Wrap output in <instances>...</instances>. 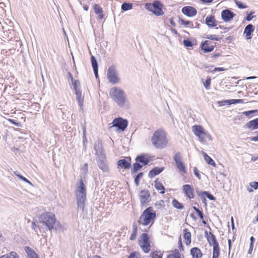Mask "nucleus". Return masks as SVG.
<instances>
[{"label":"nucleus","mask_w":258,"mask_h":258,"mask_svg":"<svg viewBox=\"0 0 258 258\" xmlns=\"http://www.w3.org/2000/svg\"><path fill=\"white\" fill-rule=\"evenodd\" d=\"M192 130L195 136L198 137L201 142H205L206 139L210 141L212 140V136L200 125H194L192 126Z\"/></svg>","instance_id":"obj_6"},{"label":"nucleus","mask_w":258,"mask_h":258,"mask_svg":"<svg viewBox=\"0 0 258 258\" xmlns=\"http://www.w3.org/2000/svg\"><path fill=\"white\" fill-rule=\"evenodd\" d=\"M93 8L95 14L97 15V19L102 20L104 16L102 8L98 4H95Z\"/></svg>","instance_id":"obj_23"},{"label":"nucleus","mask_w":258,"mask_h":258,"mask_svg":"<svg viewBox=\"0 0 258 258\" xmlns=\"http://www.w3.org/2000/svg\"><path fill=\"white\" fill-rule=\"evenodd\" d=\"M117 168L119 169L129 168V162L125 159H120L118 160L117 163Z\"/></svg>","instance_id":"obj_27"},{"label":"nucleus","mask_w":258,"mask_h":258,"mask_svg":"<svg viewBox=\"0 0 258 258\" xmlns=\"http://www.w3.org/2000/svg\"><path fill=\"white\" fill-rule=\"evenodd\" d=\"M163 254L160 251L155 250L152 253V258H162Z\"/></svg>","instance_id":"obj_45"},{"label":"nucleus","mask_w":258,"mask_h":258,"mask_svg":"<svg viewBox=\"0 0 258 258\" xmlns=\"http://www.w3.org/2000/svg\"><path fill=\"white\" fill-rule=\"evenodd\" d=\"M14 173L16 176L23 180L24 181L29 183L30 185L32 184V183L29 180H28L26 178L23 176L22 175H20L17 171H15Z\"/></svg>","instance_id":"obj_43"},{"label":"nucleus","mask_w":258,"mask_h":258,"mask_svg":"<svg viewBox=\"0 0 258 258\" xmlns=\"http://www.w3.org/2000/svg\"><path fill=\"white\" fill-rule=\"evenodd\" d=\"M213 44V43L210 40L203 41L200 44V48L203 52L205 53L212 52L215 47V45Z\"/></svg>","instance_id":"obj_12"},{"label":"nucleus","mask_w":258,"mask_h":258,"mask_svg":"<svg viewBox=\"0 0 258 258\" xmlns=\"http://www.w3.org/2000/svg\"><path fill=\"white\" fill-rule=\"evenodd\" d=\"M255 241V238L253 236H251L250 238V245H254V242Z\"/></svg>","instance_id":"obj_63"},{"label":"nucleus","mask_w":258,"mask_h":258,"mask_svg":"<svg viewBox=\"0 0 258 258\" xmlns=\"http://www.w3.org/2000/svg\"><path fill=\"white\" fill-rule=\"evenodd\" d=\"M202 193V194L205 195V196H206L207 198L208 199H209L210 200H211V201H215L216 200L215 197L213 195H212L210 192L207 191H204V192H203Z\"/></svg>","instance_id":"obj_44"},{"label":"nucleus","mask_w":258,"mask_h":258,"mask_svg":"<svg viewBox=\"0 0 258 258\" xmlns=\"http://www.w3.org/2000/svg\"><path fill=\"white\" fill-rule=\"evenodd\" d=\"M147 154H142L137 156L136 161L142 164L143 166L147 165L150 161Z\"/></svg>","instance_id":"obj_18"},{"label":"nucleus","mask_w":258,"mask_h":258,"mask_svg":"<svg viewBox=\"0 0 258 258\" xmlns=\"http://www.w3.org/2000/svg\"><path fill=\"white\" fill-rule=\"evenodd\" d=\"M164 170V167H154L148 173V177L152 178L159 175Z\"/></svg>","instance_id":"obj_22"},{"label":"nucleus","mask_w":258,"mask_h":258,"mask_svg":"<svg viewBox=\"0 0 258 258\" xmlns=\"http://www.w3.org/2000/svg\"><path fill=\"white\" fill-rule=\"evenodd\" d=\"M140 198L141 205H144L149 202V199L150 198V194L148 190H142L140 194Z\"/></svg>","instance_id":"obj_20"},{"label":"nucleus","mask_w":258,"mask_h":258,"mask_svg":"<svg viewBox=\"0 0 258 258\" xmlns=\"http://www.w3.org/2000/svg\"><path fill=\"white\" fill-rule=\"evenodd\" d=\"M143 176V172H139L135 176L134 182L137 186H138L140 183V179Z\"/></svg>","instance_id":"obj_40"},{"label":"nucleus","mask_w":258,"mask_h":258,"mask_svg":"<svg viewBox=\"0 0 258 258\" xmlns=\"http://www.w3.org/2000/svg\"><path fill=\"white\" fill-rule=\"evenodd\" d=\"M211 83V77L208 76L206 80L203 82V85L205 88L207 90L209 89Z\"/></svg>","instance_id":"obj_39"},{"label":"nucleus","mask_w":258,"mask_h":258,"mask_svg":"<svg viewBox=\"0 0 258 258\" xmlns=\"http://www.w3.org/2000/svg\"><path fill=\"white\" fill-rule=\"evenodd\" d=\"M86 187L82 179H80L79 185H77L76 190V196L77 201L78 207L83 211L84 209L85 203L86 201Z\"/></svg>","instance_id":"obj_3"},{"label":"nucleus","mask_w":258,"mask_h":258,"mask_svg":"<svg viewBox=\"0 0 258 258\" xmlns=\"http://www.w3.org/2000/svg\"><path fill=\"white\" fill-rule=\"evenodd\" d=\"M145 7L148 11L151 12L157 16L164 14L162 10L163 5L160 1L155 0L153 3H146Z\"/></svg>","instance_id":"obj_8"},{"label":"nucleus","mask_w":258,"mask_h":258,"mask_svg":"<svg viewBox=\"0 0 258 258\" xmlns=\"http://www.w3.org/2000/svg\"><path fill=\"white\" fill-rule=\"evenodd\" d=\"M178 23L180 25L194 28V24L192 22L189 21L184 20L179 17H178Z\"/></svg>","instance_id":"obj_31"},{"label":"nucleus","mask_w":258,"mask_h":258,"mask_svg":"<svg viewBox=\"0 0 258 258\" xmlns=\"http://www.w3.org/2000/svg\"><path fill=\"white\" fill-rule=\"evenodd\" d=\"M198 216H199L200 218L202 220V223L204 224V225H206L207 224V222L204 219V214L203 212L202 211H201L200 210L198 213H197Z\"/></svg>","instance_id":"obj_50"},{"label":"nucleus","mask_w":258,"mask_h":258,"mask_svg":"<svg viewBox=\"0 0 258 258\" xmlns=\"http://www.w3.org/2000/svg\"><path fill=\"white\" fill-rule=\"evenodd\" d=\"M139 245L145 253H148L151 249L150 238L147 233H143L141 235Z\"/></svg>","instance_id":"obj_9"},{"label":"nucleus","mask_w":258,"mask_h":258,"mask_svg":"<svg viewBox=\"0 0 258 258\" xmlns=\"http://www.w3.org/2000/svg\"><path fill=\"white\" fill-rule=\"evenodd\" d=\"M202 154L204 159L209 165L216 167V164L212 158H211L207 153L204 152H203Z\"/></svg>","instance_id":"obj_30"},{"label":"nucleus","mask_w":258,"mask_h":258,"mask_svg":"<svg viewBox=\"0 0 258 258\" xmlns=\"http://www.w3.org/2000/svg\"><path fill=\"white\" fill-rule=\"evenodd\" d=\"M164 203V201L162 200H161L159 201H157L155 204V206L157 209H161L164 208L165 206L163 205Z\"/></svg>","instance_id":"obj_46"},{"label":"nucleus","mask_w":258,"mask_h":258,"mask_svg":"<svg viewBox=\"0 0 258 258\" xmlns=\"http://www.w3.org/2000/svg\"><path fill=\"white\" fill-rule=\"evenodd\" d=\"M39 221L46 226L49 230L61 227V224L57 220L55 214L50 212H45L42 213L39 217Z\"/></svg>","instance_id":"obj_1"},{"label":"nucleus","mask_w":258,"mask_h":258,"mask_svg":"<svg viewBox=\"0 0 258 258\" xmlns=\"http://www.w3.org/2000/svg\"><path fill=\"white\" fill-rule=\"evenodd\" d=\"M178 248L180 250V251H181V250L183 251L184 248H183V244L182 243L181 236H180L178 238Z\"/></svg>","instance_id":"obj_53"},{"label":"nucleus","mask_w":258,"mask_h":258,"mask_svg":"<svg viewBox=\"0 0 258 258\" xmlns=\"http://www.w3.org/2000/svg\"><path fill=\"white\" fill-rule=\"evenodd\" d=\"M205 236L210 246H213L212 258H218L220 254L219 243L215 235L211 231H205Z\"/></svg>","instance_id":"obj_5"},{"label":"nucleus","mask_w":258,"mask_h":258,"mask_svg":"<svg viewBox=\"0 0 258 258\" xmlns=\"http://www.w3.org/2000/svg\"><path fill=\"white\" fill-rule=\"evenodd\" d=\"M121 9L123 11H127L129 10V3H124L121 6Z\"/></svg>","instance_id":"obj_57"},{"label":"nucleus","mask_w":258,"mask_h":258,"mask_svg":"<svg viewBox=\"0 0 258 258\" xmlns=\"http://www.w3.org/2000/svg\"><path fill=\"white\" fill-rule=\"evenodd\" d=\"M172 204L173 206L175 208H176L177 209L182 210L184 208L183 205L182 203L179 202L175 199H173V200L172 201Z\"/></svg>","instance_id":"obj_35"},{"label":"nucleus","mask_w":258,"mask_h":258,"mask_svg":"<svg viewBox=\"0 0 258 258\" xmlns=\"http://www.w3.org/2000/svg\"><path fill=\"white\" fill-rule=\"evenodd\" d=\"M254 31V26L251 24H248L244 28L243 34L245 35V38L246 40L251 39L252 38L251 35Z\"/></svg>","instance_id":"obj_17"},{"label":"nucleus","mask_w":258,"mask_h":258,"mask_svg":"<svg viewBox=\"0 0 258 258\" xmlns=\"http://www.w3.org/2000/svg\"><path fill=\"white\" fill-rule=\"evenodd\" d=\"M218 28H219L221 29L224 30V33H225V32L229 31L230 29H231L230 27H224V26H223L222 25H219V27H216V29H218Z\"/></svg>","instance_id":"obj_58"},{"label":"nucleus","mask_w":258,"mask_h":258,"mask_svg":"<svg viewBox=\"0 0 258 258\" xmlns=\"http://www.w3.org/2000/svg\"><path fill=\"white\" fill-rule=\"evenodd\" d=\"M130 258H141V254L136 251L130 253Z\"/></svg>","instance_id":"obj_51"},{"label":"nucleus","mask_w":258,"mask_h":258,"mask_svg":"<svg viewBox=\"0 0 258 258\" xmlns=\"http://www.w3.org/2000/svg\"><path fill=\"white\" fill-rule=\"evenodd\" d=\"M156 214L152 207L146 208L140 217L138 222L144 226H147L150 223L153 224L156 219Z\"/></svg>","instance_id":"obj_4"},{"label":"nucleus","mask_w":258,"mask_h":258,"mask_svg":"<svg viewBox=\"0 0 258 258\" xmlns=\"http://www.w3.org/2000/svg\"><path fill=\"white\" fill-rule=\"evenodd\" d=\"M194 173L195 175L199 179H201V175L200 174L199 171L198 170V169L196 167H195L194 169Z\"/></svg>","instance_id":"obj_54"},{"label":"nucleus","mask_w":258,"mask_h":258,"mask_svg":"<svg viewBox=\"0 0 258 258\" xmlns=\"http://www.w3.org/2000/svg\"><path fill=\"white\" fill-rule=\"evenodd\" d=\"M111 98L119 105H123L125 102V95L124 92L116 87L112 88L109 91Z\"/></svg>","instance_id":"obj_7"},{"label":"nucleus","mask_w":258,"mask_h":258,"mask_svg":"<svg viewBox=\"0 0 258 258\" xmlns=\"http://www.w3.org/2000/svg\"><path fill=\"white\" fill-rule=\"evenodd\" d=\"M174 161L176 164V165L179 170L183 173H185L186 172L185 166L183 163L181 161V155L179 152H177L174 157Z\"/></svg>","instance_id":"obj_13"},{"label":"nucleus","mask_w":258,"mask_h":258,"mask_svg":"<svg viewBox=\"0 0 258 258\" xmlns=\"http://www.w3.org/2000/svg\"><path fill=\"white\" fill-rule=\"evenodd\" d=\"M244 127L251 131L258 129V117L248 121Z\"/></svg>","instance_id":"obj_19"},{"label":"nucleus","mask_w":258,"mask_h":258,"mask_svg":"<svg viewBox=\"0 0 258 258\" xmlns=\"http://www.w3.org/2000/svg\"><path fill=\"white\" fill-rule=\"evenodd\" d=\"M254 13V12L251 11L249 13H247L246 17H245V20L247 21H250L253 18L255 17V16H252V15Z\"/></svg>","instance_id":"obj_48"},{"label":"nucleus","mask_w":258,"mask_h":258,"mask_svg":"<svg viewBox=\"0 0 258 258\" xmlns=\"http://www.w3.org/2000/svg\"><path fill=\"white\" fill-rule=\"evenodd\" d=\"M71 79L72 81V84L74 86V88L75 89V91H76V90H81L80 89V83L79 80H74L73 77L71 76Z\"/></svg>","instance_id":"obj_37"},{"label":"nucleus","mask_w":258,"mask_h":258,"mask_svg":"<svg viewBox=\"0 0 258 258\" xmlns=\"http://www.w3.org/2000/svg\"><path fill=\"white\" fill-rule=\"evenodd\" d=\"M183 44L186 48L192 47L195 45L194 42L188 38L184 39L183 41Z\"/></svg>","instance_id":"obj_36"},{"label":"nucleus","mask_w":258,"mask_h":258,"mask_svg":"<svg viewBox=\"0 0 258 258\" xmlns=\"http://www.w3.org/2000/svg\"><path fill=\"white\" fill-rule=\"evenodd\" d=\"M91 63L93 69H98V64L96 58L94 56H92L91 57Z\"/></svg>","instance_id":"obj_49"},{"label":"nucleus","mask_w":258,"mask_h":258,"mask_svg":"<svg viewBox=\"0 0 258 258\" xmlns=\"http://www.w3.org/2000/svg\"><path fill=\"white\" fill-rule=\"evenodd\" d=\"M220 55H221V54L220 53H219V52L215 53V52L211 55V58H216L220 56Z\"/></svg>","instance_id":"obj_62"},{"label":"nucleus","mask_w":258,"mask_h":258,"mask_svg":"<svg viewBox=\"0 0 258 258\" xmlns=\"http://www.w3.org/2000/svg\"><path fill=\"white\" fill-rule=\"evenodd\" d=\"M0 258H21L20 255L15 251H11L8 254L1 255Z\"/></svg>","instance_id":"obj_33"},{"label":"nucleus","mask_w":258,"mask_h":258,"mask_svg":"<svg viewBox=\"0 0 258 258\" xmlns=\"http://www.w3.org/2000/svg\"><path fill=\"white\" fill-rule=\"evenodd\" d=\"M235 16V14L228 9L223 10L221 14V19L225 22H230Z\"/></svg>","instance_id":"obj_14"},{"label":"nucleus","mask_w":258,"mask_h":258,"mask_svg":"<svg viewBox=\"0 0 258 258\" xmlns=\"http://www.w3.org/2000/svg\"><path fill=\"white\" fill-rule=\"evenodd\" d=\"M222 102L224 103V104L232 105L237 103H243L244 102L243 99H234L225 100Z\"/></svg>","instance_id":"obj_29"},{"label":"nucleus","mask_w":258,"mask_h":258,"mask_svg":"<svg viewBox=\"0 0 258 258\" xmlns=\"http://www.w3.org/2000/svg\"><path fill=\"white\" fill-rule=\"evenodd\" d=\"M181 12L188 17H192L197 14V10L191 6H185L181 9Z\"/></svg>","instance_id":"obj_15"},{"label":"nucleus","mask_w":258,"mask_h":258,"mask_svg":"<svg viewBox=\"0 0 258 258\" xmlns=\"http://www.w3.org/2000/svg\"><path fill=\"white\" fill-rule=\"evenodd\" d=\"M242 113L245 115V116H251V115L253 114H252V110H248V111H244L242 112Z\"/></svg>","instance_id":"obj_60"},{"label":"nucleus","mask_w":258,"mask_h":258,"mask_svg":"<svg viewBox=\"0 0 258 258\" xmlns=\"http://www.w3.org/2000/svg\"><path fill=\"white\" fill-rule=\"evenodd\" d=\"M75 94L76 95V98L78 101V103L80 107H82L83 105L84 102V96L82 95V93L81 90H76L75 91Z\"/></svg>","instance_id":"obj_26"},{"label":"nucleus","mask_w":258,"mask_h":258,"mask_svg":"<svg viewBox=\"0 0 258 258\" xmlns=\"http://www.w3.org/2000/svg\"><path fill=\"white\" fill-rule=\"evenodd\" d=\"M111 124L112 125L110 126V128L115 127L117 132L123 131L127 126V121L118 117L115 118Z\"/></svg>","instance_id":"obj_10"},{"label":"nucleus","mask_w":258,"mask_h":258,"mask_svg":"<svg viewBox=\"0 0 258 258\" xmlns=\"http://www.w3.org/2000/svg\"><path fill=\"white\" fill-rule=\"evenodd\" d=\"M205 23L209 28H213L217 25V22L212 15L208 16L206 18Z\"/></svg>","instance_id":"obj_21"},{"label":"nucleus","mask_w":258,"mask_h":258,"mask_svg":"<svg viewBox=\"0 0 258 258\" xmlns=\"http://www.w3.org/2000/svg\"><path fill=\"white\" fill-rule=\"evenodd\" d=\"M183 192L185 196L189 199H194L195 197L194 188L190 184H184L182 187Z\"/></svg>","instance_id":"obj_16"},{"label":"nucleus","mask_w":258,"mask_h":258,"mask_svg":"<svg viewBox=\"0 0 258 258\" xmlns=\"http://www.w3.org/2000/svg\"><path fill=\"white\" fill-rule=\"evenodd\" d=\"M249 185L254 189H257L258 188V181L251 182L249 183Z\"/></svg>","instance_id":"obj_55"},{"label":"nucleus","mask_w":258,"mask_h":258,"mask_svg":"<svg viewBox=\"0 0 258 258\" xmlns=\"http://www.w3.org/2000/svg\"><path fill=\"white\" fill-rule=\"evenodd\" d=\"M183 232V237L185 240V243L186 245H188L191 243V233L186 228H184Z\"/></svg>","instance_id":"obj_25"},{"label":"nucleus","mask_w":258,"mask_h":258,"mask_svg":"<svg viewBox=\"0 0 258 258\" xmlns=\"http://www.w3.org/2000/svg\"><path fill=\"white\" fill-rule=\"evenodd\" d=\"M234 39L233 36H229L225 38V40L226 41H228L229 42L232 41Z\"/></svg>","instance_id":"obj_61"},{"label":"nucleus","mask_w":258,"mask_h":258,"mask_svg":"<svg viewBox=\"0 0 258 258\" xmlns=\"http://www.w3.org/2000/svg\"><path fill=\"white\" fill-rule=\"evenodd\" d=\"M253 134L256 135L254 137H251L249 138V139L251 141H254V142H258V131L253 132Z\"/></svg>","instance_id":"obj_52"},{"label":"nucleus","mask_w":258,"mask_h":258,"mask_svg":"<svg viewBox=\"0 0 258 258\" xmlns=\"http://www.w3.org/2000/svg\"><path fill=\"white\" fill-rule=\"evenodd\" d=\"M25 251L27 253L29 258H39L35 251L28 246L25 247Z\"/></svg>","instance_id":"obj_28"},{"label":"nucleus","mask_w":258,"mask_h":258,"mask_svg":"<svg viewBox=\"0 0 258 258\" xmlns=\"http://www.w3.org/2000/svg\"><path fill=\"white\" fill-rule=\"evenodd\" d=\"M151 142L156 149H162L165 148L168 143L165 132L162 129L156 131L151 138Z\"/></svg>","instance_id":"obj_2"},{"label":"nucleus","mask_w":258,"mask_h":258,"mask_svg":"<svg viewBox=\"0 0 258 258\" xmlns=\"http://www.w3.org/2000/svg\"><path fill=\"white\" fill-rule=\"evenodd\" d=\"M107 77L109 81L112 84H116L119 82V78L116 75L115 68L113 66L108 68Z\"/></svg>","instance_id":"obj_11"},{"label":"nucleus","mask_w":258,"mask_h":258,"mask_svg":"<svg viewBox=\"0 0 258 258\" xmlns=\"http://www.w3.org/2000/svg\"><path fill=\"white\" fill-rule=\"evenodd\" d=\"M14 173L16 176L23 180L24 181L29 183L30 185L32 184V183L29 180H28L26 178L23 176L22 175H20L17 171H15Z\"/></svg>","instance_id":"obj_42"},{"label":"nucleus","mask_w":258,"mask_h":258,"mask_svg":"<svg viewBox=\"0 0 258 258\" xmlns=\"http://www.w3.org/2000/svg\"><path fill=\"white\" fill-rule=\"evenodd\" d=\"M140 163L136 161L133 164V168L131 169V172L133 174L136 173L142 168L143 165H141Z\"/></svg>","instance_id":"obj_34"},{"label":"nucleus","mask_w":258,"mask_h":258,"mask_svg":"<svg viewBox=\"0 0 258 258\" xmlns=\"http://www.w3.org/2000/svg\"><path fill=\"white\" fill-rule=\"evenodd\" d=\"M205 38H207L208 39L211 40H215V41H219L222 38V37L217 36L215 34L207 35Z\"/></svg>","instance_id":"obj_38"},{"label":"nucleus","mask_w":258,"mask_h":258,"mask_svg":"<svg viewBox=\"0 0 258 258\" xmlns=\"http://www.w3.org/2000/svg\"><path fill=\"white\" fill-rule=\"evenodd\" d=\"M234 2L239 9H243L247 7V6L245 5L244 3L238 0H234Z\"/></svg>","instance_id":"obj_47"},{"label":"nucleus","mask_w":258,"mask_h":258,"mask_svg":"<svg viewBox=\"0 0 258 258\" xmlns=\"http://www.w3.org/2000/svg\"><path fill=\"white\" fill-rule=\"evenodd\" d=\"M169 22L172 26L175 27L176 24H175L173 18H171L169 19Z\"/></svg>","instance_id":"obj_64"},{"label":"nucleus","mask_w":258,"mask_h":258,"mask_svg":"<svg viewBox=\"0 0 258 258\" xmlns=\"http://www.w3.org/2000/svg\"><path fill=\"white\" fill-rule=\"evenodd\" d=\"M226 69H225L224 68H215L212 71H209V72H215L216 71L219 72H222L225 71Z\"/></svg>","instance_id":"obj_59"},{"label":"nucleus","mask_w":258,"mask_h":258,"mask_svg":"<svg viewBox=\"0 0 258 258\" xmlns=\"http://www.w3.org/2000/svg\"><path fill=\"white\" fill-rule=\"evenodd\" d=\"M155 187L158 190H160V193L164 194L165 192V188L162 183L156 180L155 181Z\"/></svg>","instance_id":"obj_32"},{"label":"nucleus","mask_w":258,"mask_h":258,"mask_svg":"<svg viewBox=\"0 0 258 258\" xmlns=\"http://www.w3.org/2000/svg\"><path fill=\"white\" fill-rule=\"evenodd\" d=\"M137 234V226L135 224L133 225V230L130 236V240H135Z\"/></svg>","instance_id":"obj_41"},{"label":"nucleus","mask_w":258,"mask_h":258,"mask_svg":"<svg viewBox=\"0 0 258 258\" xmlns=\"http://www.w3.org/2000/svg\"><path fill=\"white\" fill-rule=\"evenodd\" d=\"M169 255H173L174 256H177L178 257H181V254H180L179 250L177 249H174L172 253L169 254Z\"/></svg>","instance_id":"obj_56"},{"label":"nucleus","mask_w":258,"mask_h":258,"mask_svg":"<svg viewBox=\"0 0 258 258\" xmlns=\"http://www.w3.org/2000/svg\"><path fill=\"white\" fill-rule=\"evenodd\" d=\"M190 252L192 258H201L203 255L201 249L197 247L191 248L190 250Z\"/></svg>","instance_id":"obj_24"}]
</instances>
